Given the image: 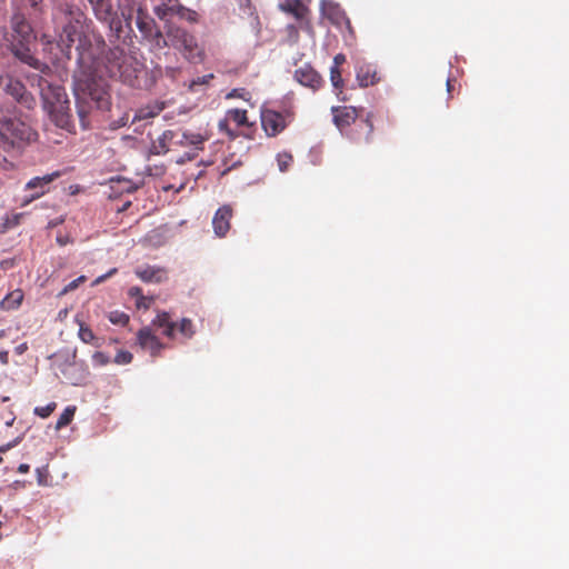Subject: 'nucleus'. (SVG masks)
Returning <instances> with one entry per match:
<instances>
[{
    "mask_svg": "<svg viewBox=\"0 0 569 569\" xmlns=\"http://www.w3.org/2000/svg\"><path fill=\"white\" fill-rule=\"evenodd\" d=\"M21 439H22L21 437H17L13 441L8 442V443H6L3 446H0V453H4L8 450H10L13 447H16L21 441Z\"/></svg>",
    "mask_w": 569,
    "mask_h": 569,
    "instance_id": "obj_43",
    "label": "nucleus"
},
{
    "mask_svg": "<svg viewBox=\"0 0 569 569\" xmlns=\"http://www.w3.org/2000/svg\"><path fill=\"white\" fill-rule=\"evenodd\" d=\"M61 171H53L42 177L31 178L24 186L26 193L19 198L20 207H27L34 200L47 194L51 189V183L61 177Z\"/></svg>",
    "mask_w": 569,
    "mask_h": 569,
    "instance_id": "obj_8",
    "label": "nucleus"
},
{
    "mask_svg": "<svg viewBox=\"0 0 569 569\" xmlns=\"http://www.w3.org/2000/svg\"><path fill=\"white\" fill-rule=\"evenodd\" d=\"M365 121H366V124H367V127H368V137H367V141H369V140H370V136H371V134H372V132H373V123H372V121H371V117H370V114H368V116H367V118H366V120H365Z\"/></svg>",
    "mask_w": 569,
    "mask_h": 569,
    "instance_id": "obj_46",
    "label": "nucleus"
},
{
    "mask_svg": "<svg viewBox=\"0 0 569 569\" xmlns=\"http://www.w3.org/2000/svg\"><path fill=\"white\" fill-rule=\"evenodd\" d=\"M22 217V213H14L11 217H7L4 221L6 228H12L20 223V219Z\"/></svg>",
    "mask_w": 569,
    "mask_h": 569,
    "instance_id": "obj_39",
    "label": "nucleus"
},
{
    "mask_svg": "<svg viewBox=\"0 0 569 569\" xmlns=\"http://www.w3.org/2000/svg\"><path fill=\"white\" fill-rule=\"evenodd\" d=\"M357 80L360 87H369L376 84L380 78L375 66L365 63L357 69Z\"/></svg>",
    "mask_w": 569,
    "mask_h": 569,
    "instance_id": "obj_21",
    "label": "nucleus"
},
{
    "mask_svg": "<svg viewBox=\"0 0 569 569\" xmlns=\"http://www.w3.org/2000/svg\"><path fill=\"white\" fill-rule=\"evenodd\" d=\"M38 1L32 2V7H37Z\"/></svg>",
    "mask_w": 569,
    "mask_h": 569,
    "instance_id": "obj_58",
    "label": "nucleus"
},
{
    "mask_svg": "<svg viewBox=\"0 0 569 569\" xmlns=\"http://www.w3.org/2000/svg\"><path fill=\"white\" fill-rule=\"evenodd\" d=\"M447 87H448V90L450 91V80H447Z\"/></svg>",
    "mask_w": 569,
    "mask_h": 569,
    "instance_id": "obj_56",
    "label": "nucleus"
},
{
    "mask_svg": "<svg viewBox=\"0 0 569 569\" xmlns=\"http://www.w3.org/2000/svg\"><path fill=\"white\" fill-rule=\"evenodd\" d=\"M30 470V466L28 463H21L18 467V472L20 473H27Z\"/></svg>",
    "mask_w": 569,
    "mask_h": 569,
    "instance_id": "obj_49",
    "label": "nucleus"
},
{
    "mask_svg": "<svg viewBox=\"0 0 569 569\" xmlns=\"http://www.w3.org/2000/svg\"><path fill=\"white\" fill-rule=\"evenodd\" d=\"M23 298V291L21 289H14L0 301V309L3 311L16 310L21 306Z\"/></svg>",
    "mask_w": 569,
    "mask_h": 569,
    "instance_id": "obj_23",
    "label": "nucleus"
},
{
    "mask_svg": "<svg viewBox=\"0 0 569 569\" xmlns=\"http://www.w3.org/2000/svg\"><path fill=\"white\" fill-rule=\"evenodd\" d=\"M167 37L170 47L179 50L190 62H200L202 60V49L199 47L193 34L179 27H169Z\"/></svg>",
    "mask_w": 569,
    "mask_h": 569,
    "instance_id": "obj_7",
    "label": "nucleus"
},
{
    "mask_svg": "<svg viewBox=\"0 0 569 569\" xmlns=\"http://www.w3.org/2000/svg\"><path fill=\"white\" fill-rule=\"evenodd\" d=\"M0 362L4 366L9 363V352L7 350H0Z\"/></svg>",
    "mask_w": 569,
    "mask_h": 569,
    "instance_id": "obj_48",
    "label": "nucleus"
},
{
    "mask_svg": "<svg viewBox=\"0 0 569 569\" xmlns=\"http://www.w3.org/2000/svg\"><path fill=\"white\" fill-rule=\"evenodd\" d=\"M153 116H156V113H154V112L143 113V110H140V111H139V114H138L136 118L144 119V118L153 117Z\"/></svg>",
    "mask_w": 569,
    "mask_h": 569,
    "instance_id": "obj_50",
    "label": "nucleus"
},
{
    "mask_svg": "<svg viewBox=\"0 0 569 569\" xmlns=\"http://www.w3.org/2000/svg\"><path fill=\"white\" fill-rule=\"evenodd\" d=\"M295 79L312 90H318L323 84L321 76L308 63L296 69Z\"/></svg>",
    "mask_w": 569,
    "mask_h": 569,
    "instance_id": "obj_16",
    "label": "nucleus"
},
{
    "mask_svg": "<svg viewBox=\"0 0 569 569\" xmlns=\"http://www.w3.org/2000/svg\"><path fill=\"white\" fill-rule=\"evenodd\" d=\"M133 356L131 352L126 350H120L114 357V362L117 365H128L132 361Z\"/></svg>",
    "mask_w": 569,
    "mask_h": 569,
    "instance_id": "obj_32",
    "label": "nucleus"
},
{
    "mask_svg": "<svg viewBox=\"0 0 569 569\" xmlns=\"http://www.w3.org/2000/svg\"><path fill=\"white\" fill-rule=\"evenodd\" d=\"M57 403L50 402L44 407H36L34 408V415L41 417V418H48L56 409Z\"/></svg>",
    "mask_w": 569,
    "mask_h": 569,
    "instance_id": "obj_30",
    "label": "nucleus"
},
{
    "mask_svg": "<svg viewBox=\"0 0 569 569\" xmlns=\"http://www.w3.org/2000/svg\"><path fill=\"white\" fill-rule=\"evenodd\" d=\"M86 280V277L84 276H80L79 278L74 279L73 281H71L62 291V293H66L68 291H71V290H74L79 283L83 282Z\"/></svg>",
    "mask_w": 569,
    "mask_h": 569,
    "instance_id": "obj_42",
    "label": "nucleus"
},
{
    "mask_svg": "<svg viewBox=\"0 0 569 569\" xmlns=\"http://www.w3.org/2000/svg\"><path fill=\"white\" fill-rule=\"evenodd\" d=\"M260 118L261 126L268 137L278 136L288 126L286 117L281 112L272 109L262 108Z\"/></svg>",
    "mask_w": 569,
    "mask_h": 569,
    "instance_id": "obj_12",
    "label": "nucleus"
},
{
    "mask_svg": "<svg viewBox=\"0 0 569 569\" xmlns=\"http://www.w3.org/2000/svg\"><path fill=\"white\" fill-rule=\"evenodd\" d=\"M12 32L7 38L9 48L13 56L21 62L40 70L42 73L48 74L51 71L50 67L41 63L31 53V44L36 41V34L32 27L26 20V17L19 12L13 13L11 18Z\"/></svg>",
    "mask_w": 569,
    "mask_h": 569,
    "instance_id": "obj_3",
    "label": "nucleus"
},
{
    "mask_svg": "<svg viewBox=\"0 0 569 569\" xmlns=\"http://www.w3.org/2000/svg\"><path fill=\"white\" fill-rule=\"evenodd\" d=\"M74 413H76V407L74 406H69L67 407L62 413L59 416L58 420H57V423H56V429H62L64 427H67L73 419L74 417Z\"/></svg>",
    "mask_w": 569,
    "mask_h": 569,
    "instance_id": "obj_25",
    "label": "nucleus"
},
{
    "mask_svg": "<svg viewBox=\"0 0 569 569\" xmlns=\"http://www.w3.org/2000/svg\"><path fill=\"white\" fill-rule=\"evenodd\" d=\"M152 300L153 299L151 297H146L142 295L141 297H139V299L136 300V306L138 309H149Z\"/></svg>",
    "mask_w": 569,
    "mask_h": 569,
    "instance_id": "obj_37",
    "label": "nucleus"
},
{
    "mask_svg": "<svg viewBox=\"0 0 569 569\" xmlns=\"http://www.w3.org/2000/svg\"><path fill=\"white\" fill-rule=\"evenodd\" d=\"M178 13L182 17V18H186L190 21H194L196 20V16L197 13L194 11H190L186 8H183L182 6H178Z\"/></svg>",
    "mask_w": 569,
    "mask_h": 569,
    "instance_id": "obj_41",
    "label": "nucleus"
},
{
    "mask_svg": "<svg viewBox=\"0 0 569 569\" xmlns=\"http://www.w3.org/2000/svg\"><path fill=\"white\" fill-rule=\"evenodd\" d=\"M48 112L57 127L64 129L69 132L74 131V126L72 123L71 116L69 113L68 103L59 106V107H54V108L48 110Z\"/></svg>",
    "mask_w": 569,
    "mask_h": 569,
    "instance_id": "obj_19",
    "label": "nucleus"
},
{
    "mask_svg": "<svg viewBox=\"0 0 569 569\" xmlns=\"http://www.w3.org/2000/svg\"><path fill=\"white\" fill-rule=\"evenodd\" d=\"M137 343L152 358L159 357L166 348V345L160 341L150 327H143L137 332Z\"/></svg>",
    "mask_w": 569,
    "mask_h": 569,
    "instance_id": "obj_14",
    "label": "nucleus"
},
{
    "mask_svg": "<svg viewBox=\"0 0 569 569\" xmlns=\"http://www.w3.org/2000/svg\"><path fill=\"white\" fill-rule=\"evenodd\" d=\"M345 61L346 57L342 53H339L333 58V66L339 68Z\"/></svg>",
    "mask_w": 569,
    "mask_h": 569,
    "instance_id": "obj_47",
    "label": "nucleus"
},
{
    "mask_svg": "<svg viewBox=\"0 0 569 569\" xmlns=\"http://www.w3.org/2000/svg\"><path fill=\"white\" fill-rule=\"evenodd\" d=\"M38 133L17 118H0V149L10 152L34 142Z\"/></svg>",
    "mask_w": 569,
    "mask_h": 569,
    "instance_id": "obj_5",
    "label": "nucleus"
},
{
    "mask_svg": "<svg viewBox=\"0 0 569 569\" xmlns=\"http://www.w3.org/2000/svg\"><path fill=\"white\" fill-rule=\"evenodd\" d=\"M2 462V457L0 456V463Z\"/></svg>",
    "mask_w": 569,
    "mask_h": 569,
    "instance_id": "obj_59",
    "label": "nucleus"
},
{
    "mask_svg": "<svg viewBox=\"0 0 569 569\" xmlns=\"http://www.w3.org/2000/svg\"><path fill=\"white\" fill-rule=\"evenodd\" d=\"M38 86L40 88L43 107L47 111L68 103L67 93L62 86L52 83L44 77L39 78Z\"/></svg>",
    "mask_w": 569,
    "mask_h": 569,
    "instance_id": "obj_11",
    "label": "nucleus"
},
{
    "mask_svg": "<svg viewBox=\"0 0 569 569\" xmlns=\"http://www.w3.org/2000/svg\"><path fill=\"white\" fill-rule=\"evenodd\" d=\"M53 17L54 21L62 27L57 44L62 54L70 59L73 46L77 50L83 47L84 13L79 6L72 2H60Z\"/></svg>",
    "mask_w": 569,
    "mask_h": 569,
    "instance_id": "obj_2",
    "label": "nucleus"
},
{
    "mask_svg": "<svg viewBox=\"0 0 569 569\" xmlns=\"http://www.w3.org/2000/svg\"><path fill=\"white\" fill-rule=\"evenodd\" d=\"M14 420H16V417L14 416L11 417V419L6 422V426L11 427L13 425Z\"/></svg>",
    "mask_w": 569,
    "mask_h": 569,
    "instance_id": "obj_54",
    "label": "nucleus"
},
{
    "mask_svg": "<svg viewBox=\"0 0 569 569\" xmlns=\"http://www.w3.org/2000/svg\"><path fill=\"white\" fill-rule=\"evenodd\" d=\"M1 400H2L3 402H4V401H8V400H9V397H3Z\"/></svg>",
    "mask_w": 569,
    "mask_h": 569,
    "instance_id": "obj_57",
    "label": "nucleus"
},
{
    "mask_svg": "<svg viewBox=\"0 0 569 569\" xmlns=\"http://www.w3.org/2000/svg\"><path fill=\"white\" fill-rule=\"evenodd\" d=\"M0 88L23 108L28 110L34 108L36 99L20 80L9 74L0 76Z\"/></svg>",
    "mask_w": 569,
    "mask_h": 569,
    "instance_id": "obj_10",
    "label": "nucleus"
},
{
    "mask_svg": "<svg viewBox=\"0 0 569 569\" xmlns=\"http://www.w3.org/2000/svg\"><path fill=\"white\" fill-rule=\"evenodd\" d=\"M79 338L84 343H93L96 341V336H94L93 331L88 326H86L84 323L80 325Z\"/></svg>",
    "mask_w": 569,
    "mask_h": 569,
    "instance_id": "obj_28",
    "label": "nucleus"
},
{
    "mask_svg": "<svg viewBox=\"0 0 569 569\" xmlns=\"http://www.w3.org/2000/svg\"><path fill=\"white\" fill-rule=\"evenodd\" d=\"M277 161H278V166H279V169L280 171H286L289 166L291 164L292 162V156L289 154V153H279L278 154V158H277Z\"/></svg>",
    "mask_w": 569,
    "mask_h": 569,
    "instance_id": "obj_33",
    "label": "nucleus"
},
{
    "mask_svg": "<svg viewBox=\"0 0 569 569\" xmlns=\"http://www.w3.org/2000/svg\"><path fill=\"white\" fill-rule=\"evenodd\" d=\"M128 293H129L130 297L136 298V300H137V299H139V297L142 296V290L139 287H131L129 289Z\"/></svg>",
    "mask_w": 569,
    "mask_h": 569,
    "instance_id": "obj_45",
    "label": "nucleus"
},
{
    "mask_svg": "<svg viewBox=\"0 0 569 569\" xmlns=\"http://www.w3.org/2000/svg\"><path fill=\"white\" fill-rule=\"evenodd\" d=\"M102 62L108 77L130 87L139 86V77L143 72V63L133 54L127 53L120 47H114L106 52Z\"/></svg>",
    "mask_w": 569,
    "mask_h": 569,
    "instance_id": "obj_4",
    "label": "nucleus"
},
{
    "mask_svg": "<svg viewBox=\"0 0 569 569\" xmlns=\"http://www.w3.org/2000/svg\"><path fill=\"white\" fill-rule=\"evenodd\" d=\"M147 39L151 42L152 47L158 50L170 46L168 37H164L159 29H156L152 33L148 34Z\"/></svg>",
    "mask_w": 569,
    "mask_h": 569,
    "instance_id": "obj_24",
    "label": "nucleus"
},
{
    "mask_svg": "<svg viewBox=\"0 0 569 569\" xmlns=\"http://www.w3.org/2000/svg\"><path fill=\"white\" fill-rule=\"evenodd\" d=\"M176 137L172 130H166L159 136L151 144L150 151L152 154H164L169 151V144Z\"/></svg>",
    "mask_w": 569,
    "mask_h": 569,
    "instance_id": "obj_22",
    "label": "nucleus"
},
{
    "mask_svg": "<svg viewBox=\"0 0 569 569\" xmlns=\"http://www.w3.org/2000/svg\"><path fill=\"white\" fill-rule=\"evenodd\" d=\"M73 93L77 112L83 130L90 127L89 114L93 108L107 110L110 107L108 86L102 76L81 70L73 76Z\"/></svg>",
    "mask_w": 569,
    "mask_h": 569,
    "instance_id": "obj_1",
    "label": "nucleus"
},
{
    "mask_svg": "<svg viewBox=\"0 0 569 569\" xmlns=\"http://www.w3.org/2000/svg\"><path fill=\"white\" fill-rule=\"evenodd\" d=\"M320 11L322 19L328 20L338 29L351 28L349 18L338 2H321Z\"/></svg>",
    "mask_w": 569,
    "mask_h": 569,
    "instance_id": "obj_13",
    "label": "nucleus"
},
{
    "mask_svg": "<svg viewBox=\"0 0 569 569\" xmlns=\"http://www.w3.org/2000/svg\"><path fill=\"white\" fill-rule=\"evenodd\" d=\"M214 76L212 73L204 74L202 77H198L197 79H193L189 86V89L191 91H196L198 86H204L208 84Z\"/></svg>",
    "mask_w": 569,
    "mask_h": 569,
    "instance_id": "obj_31",
    "label": "nucleus"
},
{
    "mask_svg": "<svg viewBox=\"0 0 569 569\" xmlns=\"http://www.w3.org/2000/svg\"><path fill=\"white\" fill-rule=\"evenodd\" d=\"M108 319L112 325L116 326H127L129 323V316L120 310L110 311L108 315Z\"/></svg>",
    "mask_w": 569,
    "mask_h": 569,
    "instance_id": "obj_26",
    "label": "nucleus"
},
{
    "mask_svg": "<svg viewBox=\"0 0 569 569\" xmlns=\"http://www.w3.org/2000/svg\"><path fill=\"white\" fill-rule=\"evenodd\" d=\"M92 359L96 363H98L100 366H106L110 362L109 357L101 351L94 352L92 356Z\"/></svg>",
    "mask_w": 569,
    "mask_h": 569,
    "instance_id": "obj_38",
    "label": "nucleus"
},
{
    "mask_svg": "<svg viewBox=\"0 0 569 569\" xmlns=\"http://www.w3.org/2000/svg\"><path fill=\"white\" fill-rule=\"evenodd\" d=\"M96 17L108 24L110 30L121 32L131 20L130 9L121 7V2H90Z\"/></svg>",
    "mask_w": 569,
    "mask_h": 569,
    "instance_id": "obj_6",
    "label": "nucleus"
},
{
    "mask_svg": "<svg viewBox=\"0 0 569 569\" xmlns=\"http://www.w3.org/2000/svg\"><path fill=\"white\" fill-rule=\"evenodd\" d=\"M228 118L236 122L238 126H247V110L244 109H231L228 111Z\"/></svg>",
    "mask_w": 569,
    "mask_h": 569,
    "instance_id": "obj_27",
    "label": "nucleus"
},
{
    "mask_svg": "<svg viewBox=\"0 0 569 569\" xmlns=\"http://www.w3.org/2000/svg\"><path fill=\"white\" fill-rule=\"evenodd\" d=\"M138 27L146 38L156 30L153 20L138 21Z\"/></svg>",
    "mask_w": 569,
    "mask_h": 569,
    "instance_id": "obj_34",
    "label": "nucleus"
},
{
    "mask_svg": "<svg viewBox=\"0 0 569 569\" xmlns=\"http://www.w3.org/2000/svg\"><path fill=\"white\" fill-rule=\"evenodd\" d=\"M26 487V481L23 480H16L6 488H1L0 491H4L6 489L9 490V496L12 497L14 495V491L19 489H23Z\"/></svg>",
    "mask_w": 569,
    "mask_h": 569,
    "instance_id": "obj_36",
    "label": "nucleus"
},
{
    "mask_svg": "<svg viewBox=\"0 0 569 569\" xmlns=\"http://www.w3.org/2000/svg\"><path fill=\"white\" fill-rule=\"evenodd\" d=\"M26 350H27V343H21L20 346H18L16 348V352L19 355L23 353Z\"/></svg>",
    "mask_w": 569,
    "mask_h": 569,
    "instance_id": "obj_51",
    "label": "nucleus"
},
{
    "mask_svg": "<svg viewBox=\"0 0 569 569\" xmlns=\"http://www.w3.org/2000/svg\"><path fill=\"white\" fill-rule=\"evenodd\" d=\"M151 325L163 329L162 335L169 339H174L176 331H179L186 339H191L196 332L191 319L182 318L178 323L172 321L170 315L166 311L159 312Z\"/></svg>",
    "mask_w": 569,
    "mask_h": 569,
    "instance_id": "obj_9",
    "label": "nucleus"
},
{
    "mask_svg": "<svg viewBox=\"0 0 569 569\" xmlns=\"http://www.w3.org/2000/svg\"><path fill=\"white\" fill-rule=\"evenodd\" d=\"M183 139L192 146L202 144L204 141V138L199 133H183Z\"/></svg>",
    "mask_w": 569,
    "mask_h": 569,
    "instance_id": "obj_35",
    "label": "nucleus"
},
{
    "mask_svg": "<svg viewBox=\"0 0 569 569\" xmlns=\"http://www.w3.org/2000/svg\"><path fill=\"white\" fill-rule=\"evenodd\" d=\"M4 337H6V331L4 330H0V339H2Z\"/></svg>",
    "mask_w": 569,
    "mask_h": 569,
    "instance_id": "obj_55",
    "label": "nucleus"
},
{
    "mask_svg": "<svg viewBox=\"0 0 569 569\" xmlns=\"http://www.w3.org/2000/svg\"><path fill=\"white\" fill-rule=\"evenodd\" d=\"M117 268H112L110 271H108L107 273L98 277L94 281V283H101L103 281H106L108 278H110L111 276H113L114 273H117Z\"/></svg>",
    "mask_w": 569,
    "mask_h": 569,
    "instance_id": "obj_44",
    "label": "nucleus"
},
{
    "mask_svg": "<svg viewBox=\"0 0 569 569\" xmlns=\"http://www.w3.org/2000/svg\"><path fill=\"white\" fill-rule=\"evenodd\" d=\"M330 80H331L332 86L336 89H340V90L342 89L343 80H342V77H341L340 69H338L337 66H332L331 69H330Z\"/></svg>",
    "mask_w": 569,
    "mask_h": 569,
    "instance_id": "obj_29",
    "label": "nucleus"
},
{
    "mask_svg": "<svg viewBox=\"0 0 569 569\" xmlns=\"http://www.w3.org/2000/svg\"><path fill=\"white\" fill-rule=\"evenodd\" d=\"M279 7L291 14L301 27H310V10L305 2H280Z\"/></svg>",
    "mask_w": 569,
    "mask_h": 569,
    "instance_id": "obj_17",
    "label": "nucleus"
},
{
    "mask_svg": "<svg viewBox=\"0 0 569 569\" xmlns=\"http://www.w3.org/2000/svg\"><path fill=\"white\" fill-rule=\"evenodd\" d=\"M331 112L333 114V123L339 129L349 127L358 117L357 109L355 107H332Z\"/></svg>",
    "mask_w": 569,
    "mask_h": 569,
    "instance_id": "obj_18",
    "label": "nucleus"
},
{
    "mask_svg": "<svg viewBox=\"0 0 569 569\" xmlns=\"http://www.w3.org/2000/svg\"><path fill=\"white\" fill-rule=\"evenodd\" d=\"M37 472V481H38V485L39 486H46L47 485V479H48V471L47 469L44 468H38L36 470Z\"/></svg>",
    "mask_w": 569,
    "mask_h": 569,
    "instance_id": "obj_40",
    "label": "nucleus"
},
{
    "mask_svg": "<svg viewBox=\"0 0 569 569\" xmlns=\"http://www.w3.org/2000/svg\"><path fill=\"white\" fill-rule=\"evenodd\" d=\"M227 126H228V124H227V120H223V121H220V122H219V128H220V130H222V129L227 128Z\"/></svg>",
    "mask_w": 569,
    "mask_h": 569,
    "instance_id": "obj_53",
    "label": "nucleus"
},
{
    "mask_svg": "<svg viewBox=\"0 0 569 569\" xmlns=\"http://www.w3.org/2000/svg\"><path fill=\"white\" fill-rule=\"evenodd\" d=\"M136 276L143 282L160 283L167 279V272L160 267H139L134 270Z\"/></svg>",
    "mask_w": 569,
    "mask_h": 569,
    "instance_id": "obj_20",
    "label": "nucleus"
},
{
    "mask_svg": "<svg viewBox=\"0 0 569 569\" xmlns=\"http://www.w3.org/2000/svg\"><path fill=\"white\" fill-rule=\"evenodd\" d=\"M233 216L232 207L229 204H223L220 207L213 218H212V227L214 234L219 238H223L227 236L228 231L231 227V219Z\"/></svg>",
    "mask_w": 569,
    "mask_h": 569,
    "instance_id": "obj_15",
    "label": "nucleus"
},
{
    "mask_svg": "<svg viewBox=\"0 0 569 569\" xmlns=\"http://www.w3.org/2000/svg\"><path fill=\"white\" fill-rule=\"evenodd\" d=\"M57 242L60 244V246H64L68 243V238H63V237H57Z\"/></svg>",
    "mask_w": 569,
    "mask_h": 569,
    "instance_id": "obj_52",
    "label": "nucleus"
}]
</instances>
